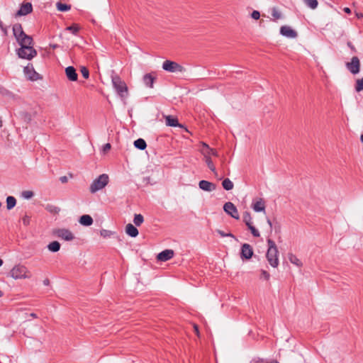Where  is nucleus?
<instances>
[{"label":"nucleus","instance_id":"nucleus-1","mask_svg":"<svg viewBox=\"0 0 363 363\" xmlns=\"http://www.w3.org/2000/svg\"><path fill=\"white\" fill-rule=\"evenodd\" d=\"M111 77L113 86L118 95L122 100L126 99L128 96V89L125 82L113 71L111 72Z\"/></svg>","mask_w":363,"mask_h":363},{"label":"nucleus","instance_id":"nucleus-2","mask_svg":"<svg viewBox=\"0 0 363 363\" xmlns=\"http://www.w3.org/2000/svg\"><path fill=\"white\" fill-rule=\"evenodd\" d=\"M267 245L268 249L266 254L267 259L269 262V264L272 267H277L279 265V259H278V249L277 247L274 242L271 239H267Z\"/></svg>","mask_w":363,"mask_h":363},{"label":"nucleus","instance_id":"nucleus-3","mask_svg":"<svg viewBox=\"0 0 363 363\" xmlns=\"http://www.w3.org/2000/svg\"><path fill=\"white\" fill-rule=\"evenodd\" d=\"M13 35L19 44L21 45H33V38L31 36L26 35L23 30L22 26L19 23H16L13 26Z\"/></svg>","mask_w":363,"mask_h":363},{"label":"nucleus","instance_id":"nucleus-4","mask_svg":"<svg viewBox=\"0 0 363 363\" xmlns=\"http://www.w3.org/2000/svg\"><path fill=\"white\" fill-rule=\"evenodd\" d=\"M108 176L106 174H102L96 179H95L90 185L89 190L92 194L104 189L108 183Z\"/></svg>","mask_w":363,"mask_h":363},{"label":"nucleus","instance_id":"nucleus-5","mask_svg":"<svg viewBox=\"0 0 363 363\" xmlns=\"http://www.w3.org/2000/svg\"><path fill=\"white\" fill-rule=\"evenodd\" d=\"M17 50V54L19 57L26 60H31L37 55L36 50L33 48V45H21Z\"/></svg>","mask_w":363,"mask_h":363},{"label":"nucleus","instance_id":"nucleus-6","mask_svg":"<svg viewBox=\"0 0 363 363\" xmlns=\"http://www.w3.org/2000/svg\"><path fill=\"white\" fill-rule=\"evenodd\" d=\"M27 268L21 264L16 265L10 271V275L15 279L29 278L30 274H28Z\"/></svg>","mask_w":363,"mask_h":363},{"label":"nucleus","instance_id":"nucleus-7","mask_svg":"<svg viewBox=\"0 0 363 363\" xmlns=\"http://www.w3.org/2000/svg\"><path fill=\"white\" fill-rule=\"evenodd\" d=\"M54 233L58 238L66 241H71L74 238L73 233L69 230L66 228L56 229L54 231Z\"/></svg>","mask_w":363,"mask_h":363},{"label":"nucleus","instance_id":"nucleus-8","mask_svg":"<svg viewBox=\"0 0 363 363\" xmlns=\"http://www.w3.org/2000/svg\"><path fill=\"white\" fill-rule=\"evenodd\" d=\"M224 211L232 218L238 220L240 216L236 206L232 202H226L223 206Z\"/></svg>","mask_w":363,"mask_h":363},{"label":"nucleus","instance_id":"nucleus-9","mask_svg":"<svg viewBox=\"0 0 363 363\" xmlns=\"http://www.w3.org/2000/svg\"><path fill=\"white\" fill-rule=\"evenodd\" d=\"M253 255V250L250 245L245 243L241 247L240 257L242 259H249Z\"/></svg>","mask_w":363,"mask_h":363},{"label":"nucleus","instance_id":"nucleus-10","mask_svg":"<svg viewBox=\"0 0 363 363\" xmlns=\"http://www.w3.org/2000/svg\"><path fill=\"white\" fill-rule=\"evenodd\" d=\"M280 33L288 38H296L297 32L289 26H283L280 28Z\"/></svg>","mask_w":363,"mask_h":363},{"label":"nucleus","instance_id":"nucleus-11","mask_svg":"<svg viewBox=\"0 0 363 363\" xmlns=\"http://www.w3.org/2000/svg\"><path fill=\"white\" fill-rule=\"evenodd\" d=\"M174 254V252L172 250H164L157 255V259L161 262H166L172 259Z\"/></svg>","mask_w":363,"mask_h":363},{"label":"nucleus","instance_id":"nucleus-12","mask_svg":"<svg viewBox=\"0 0 363 363\" xmlns=\"http://www.w3.org/2000/svg\"><path fill=\"white\" fill-rule=\"evenodd\" d=\"M199 186L201 189L208 192H211L216 189V185L215 184L206 180L200 181Z\"/></svg>","mask_w":363,"mask_h":363},{"label":"nucleus","instance_id":"nucleus-13","mask_svg":"<svg viewBox=\"0 0 363 363\" xmlns=\"http://www.w3.org/2000/svg\"><path fill=\"white\" fill-rule=\"evenodd\" d=\"M25 77L30 81H37L41 79L40 74L35 72V69H23Z\"/></svg>","mask_w":363,"mask_h":363},{"label":"nucleus","instance_id":"nucleus-14","mask_svg":"<svg viewBox=\"0 0 363 363\" xmlns=\"http://www.w3.org/2000/svg\"><path fill=\"white\" fill-rule=\"evenodd\" d=\"M156 79L155 74L154 72L146 74L143 77V82L146 86L152 88L153 83Z\"/></svg>","mask_w":363,"mask_h":363},{"label":"nucleus","instance_id":"nucleus-15","mask_svg":"<svg viewBox=\"0 0 363 363\" xmlns=\"http://www.w3.org/2000/svg\"><path fill=\"white\" fill-rule=\"evenodd\" d=\"M0 94L8 100L17 101L19 99V96L15 95L4 87H0Z\"/></svg>","mask_w":363,"mask_h":363},{"label":"nucleus","instance_id":"nucleus-16","mask_svg":"<svg viewBox=\"0 0 363 363\" xmlns=\"http://www.w3.org/2000/svg\"><path fill=\"white\" fill-rule=\"evenodd\" d=\"M33 7L30 3H26L21 5L20 9L17 12V16H25L32 11Z\"/></svg>","mask_w":363,"mask_h":363},{"label":"nucleus","instance_id":"nucleus-17","mask_svg":"<svg viewBox=\"0 0 363 363\" xmlns=\"http://www.w3.org/2000/svg\"><path fill=\"white\" fill-rule=\"evenodd\" d=\"M164 118L167 125L171 127H182V125L179 123L178 119L177 118L169 115L165 116Z\"/></svg>","mask_w":363,"mask_h":363},{"label":"nucleus","instance_id":"nucleus-18","mask_svg":"<svg viewBox=\"0 0 363 363\" xmlns=\"http://www.w3.org/2000/svg\"><path fill=\"white\" fill-rule=\"evenodd\" d=\"M252 208L256 212L265 211V204L263 199H259L257 201L252 203Z\"/></svg>","mask_w":363,"mask_h":363},{"label":"nucleus","instance_id":"nucleus-19","mask_svg":"<svg viewBox=\"0 0 363 363\" xmlns=\"http://www.w3.org/2000/svg\"><path fill=\"white\" fill-rule=\"evenodd\" d=\"M125 233L132 238L137 237L139 233L138 230L131 223L126 225Z\"/></svg>","mask_w":363,"mask_h":363},{"label":"nucleus","instance_id":"nucleus-20","mask_svg":"<svg viewBox=\"0 0 363 363\" xmlns=\"http://www.w3.org/2000/svg\"><path fill=\"white\" fill-rule=\"evenodd\" d=\"M79 223L84 226H89L93 223V218L89 215H83L79 218Z\"/></svg>","mask_w":363,"mask_h":363},{"label":"nucleus","instance_id":"nucleus-21","mask_svg":"<svg viewBox=\"0 0 363 363\" xmlns=\"http://www.w3.org/2000/svg\"><path fill=\"white\" fill-rule=\"evenodd\" d=\"M204 158H205V161H206V163L208 166V167L211 169V171L212 172H213L214 175L216 177L218 176V173H217V171H216V169L213 164V162L212 161V160L211 159L210 156L207 155H204Z\"/></svg>","mask_w":363,"mask_h":363},{"label":"nucleus","instance_id":"nucleus-22","mask_svg":"<svg viewBox=\"0 0 363 363\" xmlns=\"http://www.w3.org/2000/svg\"><path fill=\"white\" fill-rule=\"evenodd\" d=\"M183 65H179L176 62L165 60L162 64V68H182Z\"/></svg>","mask_w":363,"mask_h":363},{"label":"nucleus","instance_id":"nucleus-23","mask_svg":"<svg viewBox=\"0 0 363 363\" xmlns=\"http://www.w3.org/2000/svg\"><path fill=\"white\" fill-rule=\"evenodd\" d=\"M134 146L140 150H143L146 148L147 144L145 140L143 138H138L134 141Z\"/></svg>","mask_w":363,"mask_h":363},{"label":"nucleus","instance_id":"nucleus-24","mask_svg":"<svg viewBox=\"0 0 363 363\" xmlns=\"http://www.w3.org/2000/svg\"><path fill=\"white\" fill-rule=\"evenodd\" d=\"M222 186L223 188L226 191L232 190L234 187L233 182L228 178L223 179L222 182Z\"/></svg>","mask_w":363,"mask_h":363},{"label":"nucleus","instance_id":"nucleus-25","mask_svg":"<svg viewBox=\"0 0 363 363\" xmlns=\"http://www.w3.org/2000/svg\"><path fill=\"white\" fill-rule=\"evenodd\" d=\"M45 209L52 214H57L60 211V208L52 204H47Z\"/></svg>","mask_w":363,"mask_h":363},{"label":"nucleus","instance_id":"nucleus-26","mask_svg":"<svg viewBox=\"0 0 363 363\" xmlns=\"http://www.w3.org/2000/svg\"><path fill=\"white\" fill-rule=\"evenodd\" d=\"M48 248L50 251L52 252H57L60 250V244L59 242L57 241H53V242H51L48 245Z\"/></svg>","mask_w":363,"mask_h":363},{"label":"nucleus","instance_id":"nucleus-27","mask_svg":"<svg viewBox=\"0 0 363 363\" xmlns=\"http://www.w3.org/2000/svg\"><path fill=\"white\" fill-rule=\"evenodd\" d=\"M77 69H65L67 78L70 81H76L77 79Z\"/></svg>","mask_w":363,"mask_h":363},{"label":"nucleus","instance_id":"nucleus-28","mask_svg":"<svg viewBox=\"0 0 363 363\" xmlns=\"http://www.w3.org/2000/svg\"><path fill=\"white\" fill-rule=\"evenodd\" d=\"M16 204V199L11 196L6 198V207L8 210L12 209Z\"/></svg>","mask_w":363,"mask_h":363},{"label":"nucleus","instance_id":"nucleus-29","mask_svg":"<svg viewBox=\"0 0 363 363\" xmlns=\"http://www.w3.org/2000/svg\"><path fill=\"white\" fill-rule=\"evenodd\" d=\"M347 68H359V60L357 57H353L351 62L347 63Z\"/></svg>","mask_w":363,"mask_h":363},{"label":"nucleus","instance_id":"nucleus-30","mask_svg":"<svg viewBox=\"0 0 363 363\" xmlns=\"http://www.w3.org/2000/svg\"><path fill=\"white\" fill-rule=\"evenodd\" d=\"M289 261H290L292 264H295V265H296V266H298V267H301V266H302V262H301V260H300V259H298L296 255H293V254H290V255H289Z\"/></svg>","mask_w":363,"mask_h":363},{"label":"nucleus","instance_id":"nucleus-31","mask_svg":"<svg viewBox=\"0 0 363 363\" xmlns=\"http://www.w3.org/2000/svg\"><path fill=\"white\" fill-rule=\"evenodd\" d=\"M304 4L311 9H315L318 7V2L317 0H303Z\"/></svg>","mask_w":363,"mask_h":363},{"label":"nucleus","instance_id":"nucleus-32","mask_svg":"<svg viewBox=\"0 0 363 363\" xmlns=\"http://www.w3.org/2000/svg\"><path fill=\"white\" fill-rule=\"evenodd\" d=\"M144 221V218L141 214H135L133 223L136 226H140Z\"/></svg>","mask_w":363,"mask_h":363},{"label":"nucleus","instance_id":"nucleus-33","mask_svg":"<svg viewBox=\"0 0 363 363\" xmlns=\"http://www.w3.org/2000/svg\"><path fill=\"white\" fill-rule=\"evenodd\" d=\"M242 219H243V222L245 223L246 225L252 223L250 213L248 211L244 212L243 216H242Z\"/></svg>","mask_w":363,"mask_h":363},{"label":"nucleus","instance_id":"nucleus-34","mask_svg":"<svg viewBox=\"0 0 363 363\" xmlns=\"http://www.w3.org/2000/svg\"><path fill=\"white\" fill-rule=\"evenodd\" d=\"M56 7L58 11H69L71 8L69 5H67L66 4H62V2H57L56 4Z\"/></svg>","mask_w":363,"mask_h":363},{"label":"nucleus","instance_id":"nucleus-35","mask_svg":"<svg viewBox=\"0 0 363 363\" xmlns=\"http://www.w3.org/2000/svg\"><path fill=\"white\" fill-rule=\"evenodd\" d=\"M20 116H21V119H23L26 123H30L32 120L31 115L28 112H26V111L21 112L20 113Z\"/></svg>","mask_w":363,"mask_h":363},{"label":"nucleus","instance_id":"nucleus-36","mask_svg":"<svg viewBox=\"0 0 363 363\" xmlns=\"http://www.w3.org/2000/svg\"><path fill=\"white\" fill-rule=\"evenodd\" d=\"M247 226L254 237L258 238L260 236L259 230L255 228V226L252 225V223L247 225Z\"/></svg>","mask_w":363,"mask_h":363},{"label":"nucleus","instance_id":"nucleus-37","mask_svg":"<svg viewBox=\"0 0 363 363\" xmlns=\"http://www.w3.org/2000/svg\"><path fill=\"white\" fill-rule=\"evenodd\" d=\"M355 90L357 92L363 90V77L356 81Z\"/></svg>","mask_w":363,"mask_h":363},{"label":"nucleus","instance_id":"nucleus-38","mask_svg":"<svg viewBox=\"0 0 363 363\" xmlns=\"http://www.w3.org/2000/svg\"><path fill=\"white\" fill-rule=\"evenodd\" d=\"M203 145L205 147H206L208 149V152L206 155H207L208 156L210 155H212L216 156V157L218 156V152H217L216 150L213 149V148H210L209 146L207 144H206V143H203Z\"/></svg>","mask_w":363,"mask_h":363},{"label":"nucleus","instance_id":"nucleus-39","mask_svg":"<svg viewBox=\"0 0 363 363\" xmlns=\"http://www.w3.org/2000/svg\"><path fill=\"white\" fill-rule=\"evenodd\" d=\"M272 15L275 19H280L282 18L281 12L277 8L272 9Z\"/></svg>","mask_w":363,"mask_h":363},{"label":"nucleus","instance_id":"nucleus-40","mask_svg":"<svg viewBox=\"0 0 363 363\" xmlns=\"http://www.w3.org/2000/svg\"><path fill=\"white\" fill-rule=\"evenodd\" d=\"M21 195L24 199H30L34 196V193L32 191H23Z\"/></svg>","mask_w":363,"mask_h":363},{"label":"nucleus","instance_id":"nucleus-41","mask_svg":"<svg viewBox=\"0 0 363 363\" xmlns=\"http://www.w3.org/2000/svg\"><path fill=\"white\" fill-rule=\"evenodd\" d=\"M113 232L111 231V230H105V229H102L101 231H100V235L104 238H109L111 237L112 235H113Z\"/></svg>","mask_w":363,"mask_h":363},{"label":"nucleus","instance_id":"nucleus-42","mask_svg":"<svg viewBox=\"0 0 363 363\" xmlns=\"http://www.w3.org/2000/svg\"><path fill=\"white\" fill-rule=\"evenodd\" d=\"M67 30H69L73 34H76L77 31L79 30V28L77 25L74 24L71 26H69L66 28Z\"/></svg>","mask_w":363,"mask_h":363},{"label":"nucleus","instance_id":"nucleus-43","mask_svg":"<svg viewBox=\"0 0 363 363\" xmlns=\"http://www.w3.org/2000/svg\"><path fill=\"white\" fill-rule=\"evenodd\" d=\"M21 220L24 225H28L30 224V216L26 215L22 218Z\"/></svg>","mask_w":363,"mask_h":363},{"label":"nucleus","instance_id":"nucleus-44","mask_svg":"<svg viewBox=\"0 0 363 363\" xmlns=\"http://www.w3.org/2000/svg\"><path fill=\"white\" fill-rule=\"evenodd\" d=\"M269 277L270 275L266 270H261V278H264L265 280H268Z\"/></svg>","mask_w":363,"mask_h":363},{"label":"nucleus","instance_id":"nucleus-45","mask_svg":"<svg viewBox=\"0 0 363 363\" xmlns=\"http://www.w3.org/2000/svg\"><path fill=\"white\" fill-rule=\"evenodd\" d=\"M251 16L255 20H258L260 17V13L258 11H254L251 13Z\"/></svg>","mask_w":363,"mask_h":363},{"label":"nucleus","instance_id":"nucleus-46","mask_svg":"<svg viewBox=\"0 0 363 363\" xmlns=\"http://www.w3.org/2000/svg\"><path fill=\"white\" fill-rule=\"evenodd\" d=\"M82 74V76L85 79H88L89 76V69H80Z\"/></svg>","mask_w":363,"mask_h":363},{"label":"nucleus","instance_id":"nucleus-47","mask_svg":"<svg viewBox=\"0 0 363 363\" xmlns=\"http://www.w3.org/2000/svg\"><path fill=\"white\" fill-rule=\"evenodd\" d=\"M111 149V145L109 143H106L103 147V151L106 152Z\"/></svg>","mask_w":363,"mask_h":363},{"label":"nucleus","instance_id":"nucleus-48","mask_svg":"<svg viewBox=\"0 0 363 363\" xmlns=\"http://www.w3.org/2000/svg\"><path fill=\"white\" fill-rule=\"evenodd\" d=\"M216 232L218 233V234H219L221 237H226V235L227 233H225V232H223V230H217Z\"/></svg>","mask_w":363,"mask_h":363},{"label":"nucleus","instance_id":"nucleus-49","mask_svg":"<svg viewBox=\"0 0 363 363\" xmlns=\"http://www.w3.org/2000/svg\"><path fill=\"white\" fill-rule=\"evenodd\" d=\"M67 177L66 176H62L60 178V181L62 182V183H66L67 182Z\"/></svg>","mask_w":363,"mask_h":363},{"label":"nucleus","instance_id":"nucleus-50","mask_svg":"<svg viewBox=\"0 0 363 363\" xmlns=\"http://www.w3.org/2000/svg\"><path fill=\"white\" fill-rule=\"evenodd\" d=\"M353 74H357L359 72L360 69H350Z\"/></svg>","mask_w":363,"mask_h":363},{"label":"nucleus","instance_id":"nucleus-51","mask_svg":"<svg viewBox=\"0 0 363 363\" xmlns=\"http://www.w3.org/2000/svg\"><path fill=\"white\" fill-rule=\"evenodd\" d=\"M356 16L358 18H363V14L362 13H356Z\"/></svg>","mask_w":363,"mask_h":363},{"label":"nucleus","instance_id":"nucleus-52","mask_svg":"<svg viewBox=\"0 0 363 363\" xmlns=\"http://www.w3.org/2000/svg\"><path fill=\"white\" fill-rule=\"evenodd\" d=\"M267 222L268 225H269L270 229L272 230V223L270 219L267 218Z\"/></svg>","mask_w":363,"mask_h":363},{"label":"nucleus","instance_id":"nucleus-53","mask_svg":"<svg viewBox=\"0 0 363 363\" xmlns=\"http://www.w3.org/2000/svg\"><path fill=\"white\" fill-rule=\"evenodd\" d=\"M43 284H44V285H45V286L49 285V284H50V281H49V279H45V280L43 281Z\"/></svg>","mask_w":363,"mask_h":363},{"label":"nucleus","instance_id":"nucleus-54","mask_svg":"<svg viewBox=\"0 0 363 363\" xmlns=\"http://www.w3.org/2000/svg\"><path fill=\"white\" fill-rule=\"evenodd\" d=\"M226 237H231V238H234L235 240H236V238L230 233H227Z\"/></svg>","mask_w":363,"mask_h":363},{"label":"nucleus","instance_id":"nucleus-55","mask_svg":"<svg viewBox=\"0 0 363 363\" xmlns=\"http://www.w3.org/2000/svg\"><path fill=\"white\" fill-rule=\"evenodd\" d=\"M344 11L346 12L347 13H350L351 12V10L350 9L346 7L344 9Z\"/></svg>","mask_w":363,"mask_h":363},{"label":"nucleus","instance_id":"nucleus-56","mask_svg":"<svg viewBox=\"0 0 363 363\" xmlns=\"http://www.w3.org/2000/svg\"><path fill=\"white\" fill-rule=\"evenodd\" d=\"M30 316L33 318H36L38 317L37 315L35 313H31L30 314Z\"/></svg>","mask_w":363,"mask_h":363},{"label":"nucleus","instance_id":"nucleus-57","mask_svg":"<svg viewBox=\"0 0 363 363\" xmlns=\"http://www.w3.org/2000/svg\"><path fill=\"white\" fill-rule=\"evenodd\" d=\"M194 328L195 332H196L197 334H199V328H198V326H197V325H194Z\"/></svg>","mask_w":363,"mask_h":363},{"label":"nucleus","instance_id":"nucleus-58","mask_svg":"<svg viewBox=\"0 0 363 363\" xmlns=\"http://www.w3.org/2000/svg\"><path fill=\"white\" fill-rule=\"evenodd\" d=\"M167 71H169V72H174V71H177V69H167ZM179 71H181L182 69H178Z\"/></svg>","mask_w":363,"mask_h":363},{"label":"nucleus","instance_id":"nucleus-59","mask_svg":"<svg viewBox=\"0 0 363 363\" xmlns=\"http://www.w3.org/2000/svg\"><path fill=\"white\" fill-rule=\"evenodd\" d=\"M360 140L363 143V133L362 134V135L360 137Z\"/></svg>","mask_w":363,"mask_h":363},{"label":"nucleus","instance_id":"nucleus-60","mask_svg":"<svg viewBox=\"0 0 363 363\" xmlns=\"http://www.w3.org/2000/svg\"><path fill=\"white\" fill-rule=\"evenodd\" d=\"M3 264V260L0 259V267Z\"/></svg>","mask_w":363,"mask_h":363},{"label":"nucleus","instance_id":"nucleus-61","mask_svg":"<svg viewBox=\"0 0 363 363\" xmlns=\"http://www.w3.org/2000/svg\"><path fill=\"white\" fill-rule=\"evenodd\" d=\"M66 68H69V69H71V68H74L73 66L70 65V66H67Z\"/></svg>","mask_w":363,"mask_h":363},{"label":"nucleus","instance_id":"nucleus-62","mask_svg":"<svg viewBox=\"0 0 363 363\" xmlns=\"http://www.w3.org/2000/svg\"><path fill=\"white\" fill-rule=\"evenodd\" d=\"M2 126V121H1V118H0V128Z\"/></svg>","mask_w":363,"mask_h":363},{"label":"nucleus","instance_id":"nucleus-63","mask_svg":"<svg viewBox=\"0 0 363 363\" xmlns=\"http://www.w3.org/2000/svg\"><path fill=\"white\" fill-rule=\"evenodd\" d=\"M80 68L84 69V68H86V67L85 66H82Z\"/></svg>","mask_w":363,"mask_h":363},{"label":"nucleus","instance_id":"nucleus-64","mask_svg":"<svg viewBox=\"0 0 363 363\" xmlns=\"http://www.w3.org/2000/svg\"><path fill=\"white\" fill-rule=\"evenodd\" d=\"M52 48H57V45H53V46H52Z\"/></svg>","mask_w":363,"mask_h":363}]
</instances>
